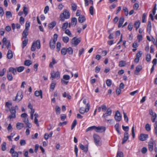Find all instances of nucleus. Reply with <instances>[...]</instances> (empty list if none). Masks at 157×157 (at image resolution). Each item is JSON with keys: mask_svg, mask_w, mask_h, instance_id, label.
I'll return each instance as SVG.
<instances>
[{"mask_svg": "<svg viewBox=\"0 0 157 157\" xmlns=\"http://www.w3.org/2000/svg\"><path fill=\"white\" fill-rule=\"evenodd\" d=\"M70 17V14L69 11L67 10H65L63 13H61L60 16V20L62 21H64L65 19H68Z\"/></svg>", "mask_w": 157, "mask_h": 157, "instance_id": "nucleus-1", "label": "nucleus"}, {"mask_svg": "<svg viewBox=\"0 0 157 157\" xmlns=\"http://www.w3.org/2000/svg\"><path fill=\"white\" fill-rule=\"evenodd\" d=\"M93 138L94 142L96 145L100 146L101 145V138L98 135L95 134L93 135Z\"/></svg>", "mask_w": 157, "mask_h": 157, "instance_id": "nucleus-2", "label": "nucleus"}, {"mask_svg": "<svg viewBox=\"0 0 157 157\" xmlns=\"http://www.w3.org/2000/svg\"><path fill=\"white\" fill-rule=\"evenodd\" d=\"M81 39L80 37L77 38L76 37H75L72 39L71 43L72 45L73 44L75 46H76L81 42Z\"/></svg>", "mask_w": 157, "mask_h": 157, "instance_id": "nucleus-3", "label": "nucleus"}, {"mask_svg": "<svg viewBox=\"0 0 157 157\" xmlns=\"http://www.w3.org/2000/svg\"><path fill=\"white\" fill-rule=\"evenodd\" d=\"M23 95L22 92H18L15 97V98L13 99L15 101H17V102H19L22 98Z\"/></svg>", "mask_w": 157, "mask_h": 157, "instance_id": "nucleus-4", "label": "nucleus"}, {"mask_svg": "<svg viewBox=\"0 0 157 157\" xmlns=\"http://www.w3.org/2000/svg\"><path fill=\"white\" fill-rule=\"evenodd\" d=\"M112 110L110 108L107 109L106 113L103 114L102 117L106 119L108 116H111L112 113Z\"/></svg>", "mask_w": 157, "mask_h": 157, "instance_id": "nucleus-5", "label": "nucleus"}, {"mask_svg": "<svg viewBox=\"0 0 157 157\" xmlns=\"http://www.w3.org/2000/svg\"><path fill=\"white\" fill-rule=\"evenodd\" d=\"M105 127L103 126H98L95 128V132L98 133H102L104 132L105 130Z\"/></svg>", "mask_w": 157, "mask_h": 157, "instance_id": "nucleus-6", "label": "nucleus"}, {"mask_svg": "<svg viewBox=\"0 0 157 157\" xmlns=\"http://www.w3.org/2000/svg\"><path fill=\"white\" fill-rule=\"evenodd\" d=\"M121 117H122L120 112L118 110L117 111L114 117L116 121L117 122L120 121L121 119Z\"/></svg>", "mask_w": 157, "mask_h": 157, "instance_id": "nucleus-7", "label": "nucleus"}, {"mask_svg": "<svg viewBox=\"0 0 157 157\" xmlns=\"http://www.w3.org/2000/svg\"><path fill=\"white\" fill-rule=\"evenodd\" d=\"M51 78H52V80H53L55 78H59L60 77L59 72L58 71L55 72L53 71L51 72Z\"/></svg>", "mask_w": 157, "mask_h": 157, "instance_id": "nucleus-8", "label": "nucleus"}, {"mask_svg": "<svg viewBox=\"0 0 157 157\" xmlns=\"http://www.w3.org/2000/svg\"><path fill=\"white\" fill-rule=\"evenodd\" d=\"M148 138V136L147 134H140L139 139L140 140L144 141L146 140Z\"/></svg>", "mask_w": 157, "mask_h": 157, "instance_id": "nucleus-9", "label": "nucleus"}, {"mask_svg": "<svg viewBox=\"0 0 157 157\" xmlns=\"http://www.w3.org/2000/svg\"><path fill=\"white\" fill-rule=\"evenodd\" d=\"M142 67L141 65H139L137 66L136 70L135 71L134 73L135 75H138L139 72L142 69Z\"/></svg>", "mask_w": 157, "mask_h": 157, "instance_id": "nucleus-10", "label": "nucleus"}, {"mask_svg": "<svg viewBox=\"0 0 157 157\" xmlns=\"http://www.w3.org/2000/svg\"><path fill=\"white\" fill-rule=\"evenodd\" d=\"M56 42L54 40H52L51 39L49 42L50 47L51 49H54L55 48V43Z\"/></svg>", "mask_w": 157, "mask_h": 157, "instance_id": "nucleus-11", "label": "nucleus"}, {"mask_svg": "<svg viewBox=\"0 0 157 157\" xmlns=\"http://www.w3.org/2000/svg\"><path fill=\"white\" fill-rule=\"evenodd\" d=\"M129 138L128 133L126 132L124 134V137L123 139L122 144H123L126 142Z\"/></svg>", "mask_w": 157, "mask_h": 157, "instance_id": "nucleus-12", "label": "nucleus"}, {"mask_svg": "<svg viewBox=\"0 0 157 157\" xmlns=\"http://www.w3.org/2000/svg\"><path fill=\"white\" fill-rule=\"evenodd\" d=\"M35 95L36 97H39L40 96V98H43L42 96V92L41 90L39 91L36 90L35 92Z\"/></svg>", "mask_w": 157, "mask_h": 157, "instance_id": "nucleus-13", "label": "nucleus"}, {"mask_svg": "<svg viewBox=\"0 0 157 157\" xmlns=\"http://www.w3.org/2000/svg\"><path fill=\"white\" fill-rule=\"evenodd\" d=\"M124 21V18L123 17H121L120 18L118 25V27L120 28L122 26Z\"/></svg>", "mask_w": 157, "mask_h": 157, "instance_id": "nucleus-14", "label": "nucleus"}, {"mask_svg": "<svg viewBox=\"0 0 157 157\" xmlns=\"http://www.w3.org/2000/svg\"><path fill=\"white\" fill-rule=\"evenodd\" d=\"M17 69L14 68L10 67L9 68L8 72H11L13 75H16L17 74Z\"/></svg>", "mask_w": 157, "mask_h": 157, "instance_id": "nucleus-15", "label": "nucleus"}, {"mask_svg": "<svg viewBox=\"0 0 157 157\" xmlns=\"http://www.w3.org/2000/svg\"><path fill=\"white\" fill-rule=\"evenodd\" d=\"M7 58L9 59H11L13 58V54L11 50H9L7 55Z\"/></svg>", "mask_w": 157, "mask_h": 157, "instance_id": "nucleus-16", "label": "nucleus"}, {"mask_svg": "<svg viewBox=\"0 0 157 157\" xmlns=\"http://www.w3.org/2000/svg\"><path fill=\"white\" fill-rule=\"evenodd\" d=\"M29 30L25 29L22 34V38H24L25 39H27V37L28 35Z\"/></svg>", "mask_w": 157, "mask_h": 157, "instance_id": "nucleus-17", "label": "nucleus"}, {"mask_svg": "<svg viewBox=\"0 0 157 157\" xmlns=\"http://www.w3.org/2000/svg\"><path fill=\"white\" fill-rule=\"evenodd\" d=\"M85 20L86 18L84 16L81 15L78 17V21L80 23H82L85 21Z\"/></svg>", "mask_w": 157, "mask_h": 157, "instance_id": "nucleus-18", "label": "nucleus"}, {"mask_svg": "<svg viewBox=\"0 0 157 157\" xmlns=\"http://www.w3.org/2000/svg\"><path fill=\"white\" fill-rule=\"evenodd\" d=\"M151 21H148V25H147V31L149 33H151Z\"/></svg>", "mask_w": 157, "mask_h": 157, "instance_id": "nucleus-19", "label": "nucleus"}, {"mask_svg": "<svg viewBox=\"0 0 157 157\" xmlns=\"http://www.w3.org/2000/svg\"><path fill=\"white\" fill-rule=\"evenodd\" d=\"M24 124L22 123L18 122L16 124V127L19 130H20L23 128Z\"/></svg>", "mask_w": 157, "mask_h": 157, "instance_id": "nucleus-20", "label": "nucleus"}, {"mask_svg": "<svg viewBox=\"0 0 157 157\" xmlns=\"http://www.w3.org/2000/svg\"><path fill=\"white\" fill-rule=\"evenodd\" d=\"M154 143L150 142L149 143L148 148L149 150L150 151H152L153 150Z\"/></svg>", "mask_w": 157, "mask_h": 157, "instance_id": "nucleus-21", "label": "nucleus"}, {"mask_svg": "<svg viewBox=\"0 0 157 157\" xmlns=\"http://www.w3.org/2000/svg\"><path fill=\"white\" fill-rule=\"evenodd\" d=\"M56 21H54L52 22L49 24L48 27L49 29H52L56 26Z\"/></svg>", "mask_w": 157, "mask_h": 157, "instance_id": "nucleus-22", "label": "nucleus"}, {"mask_svg": "<svg viewBox=\"0 0 157 157\" xmlns=\"http://www.w3.org/2000/svg\"><path fill=\"white\" fill-rule=\"evenodd\" d=\"M77 23V20L75 17H73L71 19V25L75 26Z\"/></svg>", "mask_w": 157, "mask_h": 157, "instance_id": "nucleus-23", "label": "nucleus"}, {"mask_svg": "<svg viewBox=\"0 0 157 157\" xmlns=\"http://www.w3.org/2000/svg\"><path fill=\"white\" fill-rule=\"evenodd\" d=\"M151 116V120L152 122H155V120L157 117V114L155 113H153Z\"/></svg>", "mask_w": 157, "mask_h": 157, "instance_id": "nucleus-24", "label": "nucleus"}, {"mask_svg": "<svg viewBox=\"0 0 157 157\" xmlns=\"http://www.w3.org/2000/svg\"><path fill=\"white\" fill-rule=\"evenodd\" d=\"M7 78L8 80L11 81L13 79V77L11 74L9 72H7Z\"/></svg>", "mask_w": 157, "mask_h": 157, "instance_id": "nucleus-25", "label": "nucleus"}, {"mask_svg": "<svg viewBox=\"0 0 157 157\" xmlns=\"http://www.w3.org/2000/svg\"><path fill=\"white\" fill-rule=\"evenodd\" d=\"M67 52L70 55H71L73 53V50L72 48L69 47L67 49Z\"/></svg>", "mask_w": 157, "mask_h": 157, "instance_id": "nucleus-26", "label": "nucleus"}, {"mask_svg": "<svg viewBox=\"0 0 157 157\" xmlns=\"http://www.w3.org/2000/svg\"><path fill=\"white\" fill-rule=\"evenodd\" d=\"M24 65L26 66H29L32 64V62L29 59L25 60L24 62Z\"/></svg>", "mask_w": 157, "mask_h": 157, "instance_id": "nucleus-27", "label": "nucleus"}, {"mask_svg": "<svg viewBox=\"0 0 157 157\" xmlns=\"http://www.w3.org/2000/svg\"><path fill=\"white\" fill-rule=\"evenodd\" d=\"M56 63V62L55 59L53 58L52 59V62H51L49 65V67L51 68L53 67V65Z\"/></svg>", "mask_w": 157, "mask_h": 157, "instance_id": "nucleus-28", "label": "nucleus"}, {"mask_svg": "<svg viewBox=\"0 0 157 157\" xmlns=\"http://www.w3.org/2000/svg\"><path fill=\"white\" fill-rule=\"evenodd\" d=\"M140 21H138L135 22L134 24L135 27L137 30L140 27Z\"/></svg>", "mask_w": 157, "mask_h": 157, "instance_id": "nucleus-29", "label": "nucleus"}, {"mask_svg": "<svg viewBox=\"0 0 157 157\" xmlns=\"http://www.w3.org/2000/svg\"><path fill=\"white\" fill-rule=\"evenodd\" d=\"M123 10L124 13L125 15L126 16H128V8L126 7H123Z\"/></svg>", "mask_w": 157, "mask_h": 157, "instance_id": "nucleus-30", "label": "nucleus"}, {"mask_svg": "<svg viewBox=\"0 0 157 157\" xmlns=\"http://www.w3.org/2000/svg\"><path fill=\"white\" fill-rule=\"evenodd\" d=\"M28 40L27 39H25V40L22 42V48H24L25 47L28 43Z\"/></svg>", "mask_w": 157, "mask_h": 157, "instance_id": "nucleus-31", "label": "nucleus"}, {"mask_svg": "<svg viewBox=\"0 0 157 157\" xmlns=\"http://www.w3.org/2000/svg\"><path fill=\"white\" fill-rule=\"evenodd\" d=\"M35 45L38 49H39L40 48V40H38L35 42Z\"/></svg>", "mask_w": 157, "mask_h": 157, "instance_id": "nucleus-32", "label": "nucleus"}, {"mask_svg": "<svg viewBox=\"0 0 157 157\" xmlns=\"http://www.w3.org/2000/svg\"><path fill=\"white\" fill-rule=\"evenodd\" d=\"M95 128L96 126L94 125L89 127L86 129V132H87L89 131H92L93 130H95Z\"/></svg>", "mask_w": 157, "mask_h": 157, "instance_id": "nucleus-33", "label": "nucleus"}, {"mask_svg": "<svg viewBox=\"0 0 157 157\" xmlns=\"http://www.w3.org/2000/svg\"><path fill=\"white\" fill-rule=\"evenodd\" d=\"M80 148L82 150L84 151L87 152L88 151V148L87 147L84 146L82 144H80Z\"/></svg>", "mask_w": 157, "mask_h": 157, "instance_id": "nucleus-34", "label": "nucleus"}, {"mask_svg": "<svg viewBox=\"0 0 157 157\" xmlns=\"http://www.w3.org/2000/svg\"><path fill=\"white\" fill-rule=\"evenodd\" d=\"M17 71L19 72L22 71L25 69V67L23 66H20L16 68Z\"/></svg>", "mask_w": 157, "mask_h": 157, "instance_id": "nucleus-35", "label": "nucleus"}, {"mask_svg": "<svg viewBox=\"0 0 157 157\" xmlns=\"http://www.w3.org/2000/svg\"><path fill=\"white\" fill-rule=\"evenodd\" d=\"M61 52L62 55H66L67 52V49L65 48H63L61 51Z\"/></svg>", "mask_w": 157, "mask_h": 157, "instance_id": "nucleus-36", "label": "nucleus"}, {"mask_svg": "<svg viewBox=\"0 0 157 157\" xmlns=\"http://www.w3.org/2000/svg\"><path fill=\"white\" fill-rule=\"evenodd\" d=\"M10 111L11 114L16 115V111L14 107H11V108L10 109Z\"/></svg>", "mask_w": 157, "mask_h": 157, "instance_id": "nucleus-37", "label": "nucleus"}, {"mask_svg": "<svg viewBox=\"0 0 157 157\" xmlns=\"http://www.w3.org/2000/svg\"><path fill=\"white\" fill-rule=\"evenodd\" d=\"M6 16L7 18H10L12 17V14L10 11H7L6 12Z\"/></svg>", "mask_w": 157, "mask_h": 157, "instance_id": "nucleus-38", "label": "nucleus"}, {"mask_svg": "<svg viewBox=\"0 0 157 157\" xmlns=\"http://www.w3.org/2000/svg\"><path fill=\"white\" fill-rule=\"evenodd\" d=\"M6 143L5 142H3L2 144V150L3 151H5L6 150Z\"/></svg>", "mask_w": 157, "mask_h": 157, "instance_id": "nucleus-39", "label": "nucleus"}, {"mask_svg": "<svg viewBox=\"0 0 157 157\" xmlns=\"http://www.w3.org/2000/svg\"><path fill=\"white\" fill-rule=\"evenodd\" d=\"M62 40L65 43H67L69 40V38L67 36H64L63 37Z\"/></svg>", "mask_w": 157, "mask_h": 157, "instance_id": "nucleus-40", "label": "nucleus"}, {"mask_svg": "<svg viewBox=\"0 0 157 157\" xmlns=\"http://www.w3.org/2000/svg\"><path fill=\"white\" fill-rule=\"evenodd\" d=\"M126 64L125 62L124 61L122 60L120 61L119 66L120 67H123L125 66Z\"/></svg>", "mask_w": 157, "mask_h": 157, "instance_id": "nucleus-41", "label": "nucleus"}, {"mask_svg": "<svg viewBox=\"0 0 157 157\" xmlns=\"http://www.w3.org/2000/svg\"><path fill=\"white\" fill-rule=\"evenodd\" d=\"M68 25V23L67 22H66L65 23H64L62 25V28L63 30H64L66 29L67 28Z\"/></svg>", "mask_w": 157, "mask_h": 157, "instance_id": "nucleus-42", "label": "nucleus"}, {"mask_svg": "<svg viewBox=\"0 0 157 157\" xmlns=\"http://www.w3.org/2000/svg\"><path fill=\"white\" fill-rule=\"evenodd\" d=\"M77 124V121L75 119L74 120V121H73L72 123L71 124V130H73L74 127H75L76 125Z\"/></svg>", "mask_w": 157, "mask_h": 157, "instance_id": "nucleus-43", "label": "nucleus"}, {"mask_svg": "<svg viewBox=\"0 0 157 157\" xmlns=\"http://www.w3.org/2000/svg\"><path fill=\"white\" fill-rule=\"evenodd\" d=\"M154 124V132L157 137V121L155 122Z\"/></svg>", "mask_w": 157, "mask_h": 157, "instance_id": "nucleus-44", "label": "nucleus"}, {"mask_svg": "<svg viewBox=\"0 0 157 157\" xmlns=\"http://www.w3.org/2000/svg\"><path fill=\"white\" fill-rule=\"evenodd\" d=\"M61 47V44L60 42H58L57 43L56 45L57 51L59 52L60 51V48Z\"/></svg>", "mask_w": 157, "mask_h": 157, "instance_id": "nucleus-45", "label": "nucleus"}, {"mask_svg": "<svg viewBox=\"0 0 157 157\" xmlns=\"http://www.w3.org/2000/svg\"><path fill=\"white\" fill-rule=\"evenodd\" d=\"M35 42H34L33 43L31 47V50L32 51H34L36 49Z\"/></svg>", "mask_w": 157, "mask_h": 157, "instance_id": "nucleus-46", "label": "nucleus"}, {"mask_svg": "<svg viewBox=\"0 0 157 157\" xmlns=\"http://www.w3.org/2000/svg\"><path fill=\"white\" fill-rule=\"evenodd\" d=\"M146 60L147 62H150L151 61V57L150 54H147L146 56Z\"/></svg>", "mask_w": 157, "mask_h": 157, "instance_id": "nucleus-47", "label": "nucleus"}, {"mask_svg": "<svg viewBox=\"0 0 157 157\" xmlns=\"http://www.w3.org/2000/svg\"><path fill=\"white\" fill-rule=\"evenodd\" d=\"M123 153L121 151H118L117 157H123Z\"/></svg>", "mask_w": 157, "mask_h": 157, "instance_id": "nucleus-48", "label": "nucleus"}, {"mask_svg": "<svg viewBox=\"0 0 157 157\" xmlns=\"http://www.w3.org/2000/svg\"><path fill=\"white\" fill-rule=\"evenodd\" d=\"M65 33L70 37H71L72 36V34L69 29H66Z\"/></svg>", "mask_w": 157, "mask_h": 157, "instance_id": "nucleus-49", "label": "nucleus"}, {"mask_svg": "<svg viewBox=\"0 0 157 157\" xmlns=\"http://www.w3.org/2000/svg\"><path fill=\"white\" fill-rule=\"evenodd\" d=\"M6 71V68H3L2 70L0 71V76H2L5 74V73Z\"/></svg>", "mask_w": 157, "mask_h": 157, "instance_id": "nucleus-50", "label": "nucleus"}, {"mask_svg": "<svg viewBox=\"0 0 157 157\" xmlns=\"http://www.w3.org/2000/svg\"><path fill=\"white\" fill-rule=\"evenodd\" d=\"M56 85V83L55 82H53L51 83V86H50V89L52 90V91H53L54 90V88L55 87Z\"/></svg>", "mask_w": 157, "mask_h": 157, "instance_id": "nucleus-51", "label": "nucleus"}, {"mask_svg": "<svg viewBox=\"0 0 157 157\" xmlns=\"http://www.w3.org/2000/svg\"><path fill=\"white\" fill-rule=\"evenodd\" d=\"M23 11L25 15V16H26L28 13L27 8L25 6L23 7Z\"/></svg>", "mask_w": 157, "mask_h": 157, "instance_id": "nucleus-52", "label": "nucleus"}, {"mask_svg": "<svg viewBox=\"0 0 157 157\" xmlns=\"http://www.w3.org/2000/svg\"><path fill=\"white\" fill-rule=\"evenodd\" d=\"M77 5L74 3H72L71 4V7L72 10L73 11H75L77 9Z\"/></svg>", "mask_w": 157, "mask_h": 157, "instance_id": "nucleus-53", "label": "nucleus"}, {"mask_svg": "<svg viewBox=\"0 0 157 157\" xmlns=\"http://www.w3.org/2000/svg\"><path fill=\"white\" fill-rule=\"evenodd\" d=\"M133 27V24L132 23H130L129 24L128 26V29L130 31H131L132 30Z\"/></svg>", "mask_w": 157, "mask_h": 157, "instance_id": "nucleus-54", "label": "nucleus"}, {"mask_svg": "<svg viewBox=\"0 0 157 157\" xmlns=\"http://www.w3.org/2000/svg\"><path fill=\"white\" fill-rule=\"evenodd\" d=\"M145 128L147 131L148 132L150 131L151 128L149 124H146L145 125Z\"/></svg>", "mask_w": 157, "mask_h": 157, "instance_id": "nucleus-55", "label": "nucleus"}, {"mask_svg": "<svg viewBox=\"0 0 157 157\" xmlns=\"http://www.w3.org/2000/svg\"><path fill=\"white\" fill-rule=\"evenodd\" d=\"M30 26V22L28 21H27L25 23V29L29 30Z\"/></svg>", "mask_w": 157, "mask_h": 157, "instance_id": "nucleus-56", "label": "nucleus"}, {"mask_svg": "<svg viewBox=\"0 0 157 157\" xmlns=\"http://www.w3.org/2000/svg\"><path fill=\"white\" fill-rule=\"evenodd\" d=\"M139 6V4L138 3H135L133 6L134 9L135 10H137L138 9Z\"/></svg>", "mask_w": 157, "mask_h": 157, "instance_id": "nucleus-57", "label": "nucleus"}, {"mask_svg": "<svg viewBox=\"0 0 157 157\" xmlns=\"http://www.w3.org/2000/svg\"><path fill=\"white\" fill-rule=\"evenodd\" d=\"M123 114H124V120L126 121V122H128V117H127L126 113L124 112Z\"/></svg>", "mask_w": 157, "mask_h": 157, "instance_id": "nucleus-58", "label": "nucleus"}, {"mask_svg": "<svg viewBox=\"0 0 157 157\" xmlns=\"http://www.w3.org/2000/svg\"><path fill=\"white\" fill-rule=\"evenodd\" d=\"M156 41L155 42V39L153 37H152L151 40L153 42L154 44L155 45H156V47L157 48V35L156 36Z\"/></svg>", "mask_w": 157, "mask_h": 157, "instance_id": "nucleus-59", "label": "nucleus"}, {"mask_svg": "<svg viewBox=\"0 0 157 157\" xmlns=\"http://www.w3.org/2000/svg\"><path fill=\"white\" fill-rule=\"evenodd\" d=\"M90 13L91 15L94 14V8L92 6H91L89 8Z\"/></svg>", "mask_w": 157, "mask_h": 157, "instance_id": "nucleus-60", "label": "nucleus"}, {"mask_svg": "<svg viewBox=\"0 0 157 157\" xmlns=\"http://www.w3.org/2000/svg\"><path fill=\"white\" fill-rule=\"evenodd\" d=\"M106 83L108 86H110L111 85L112 81L110 79H107L106 81Z\"/></svg>", "mask_w": 157, "mask_h": 157, "instance_id": "nucleus-61", "label": "nucleus"}, {"mask_svg": "<svg viewBox=\"0 0 157 157\" xmlns=\"http://www.w3.org/2000/svg\"><path fill=\"white\" fill-rule=\"evenodd\" d=\"M142 55V53L141 51H138L136 54V57L140 58L141 56Z\"/></svg>", "mask_w": 157, "mask_h": 157, "instance_id": "nucleus-62", "label": "nucleus"}, {"mask_svg": "<svg viewBox=\"0 0 157 157\" xmlns=\"http://www.w3.org/2000/svg\"><path fill=\"white\" fill-rule=\"evenodd\" d=\"M56 113L57 114H59L60 113V109L59 107L56 106Z\"/></svg>", "mask_w": 157, "mask_h": 157, "instance_id": "nucleus-63", "label": "nucleus"}, {"mask_svg": "<svg viewBox=\"0 0 157 157\" xmlns=\"http://www.w3.org/2000/svg\"><path fill=\"white\" fill-rule=\"evenodd\" d=\"M24 18L22 17H21L20 18V24L21 25H23L24 23Z\"/></svg>", "mask_w": 157, "mask_h": 157, "instance_id": "nucleus-64", "label": "nucleus"}]
</instances>
